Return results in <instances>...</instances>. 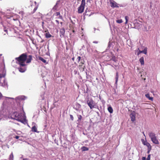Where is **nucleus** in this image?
<instances>
[{"instance_id": "1", "label": "nucleus", "mask_w": 160, "mask_h": 160, "mask_svg": "<svg viewBox=\"0 0 160 160\" xmlns=\"http://www.w3.org/2000/svg\"><path fill=\"white\" fill-rule=\"evenodd\" d=\"M15 60L18 62V64L20 67H24L26 65L25 62L27 63H30L32 60V56L31 55L27 56L26 53L21 54L18 57L16 58Z\"/></svg>"}, {"instance_id": "2", "label": "nucleus", "mask_w": 160, "mask_h": 160, "mask_svg": "<svg viewBox=\"0 0 160 160\" xmlns=\"http://www.w3.org/2000/svg\"><path fill=\"white\" fill-rule=\"evenodd\" d=\"M15 116L17 118L16 120L20 122L23 123H25L26 122V117L22 113H19L17 115L16 114Z\"/></svg>"}, {"instance_id": "3", "label": "nucleus", "mask_w": 160, "mask_h": 160, "mask_svg": "<svg viewBox=\"0 0 160 160\" xmlns=\"http://www.w3.org/2000/svg\"><path fill=\"white\" fill-rule=\"evenodd\" d=\"M87 103L90 109L96 108V104L92 98L89 99L88 98L86 100Z\"/></svg>"}, {"instance_id": "4", "label": "nucleus", "mask_w": 160, "mask_h": 160, "mask_svg": "<svg viewBox=\"0 0 160 160\" xmlns=\"http://www.w3.org/2000/svg\"><path fill=\"white\" fill-rule=\"evenodd\" d=\"M77 60L78 62H79L80 61L81 62L79 63L78 67H80L79 69L82 71H83L85 67L83 66L85 62L83 59H81V57L80 56H78L77 58Z\"/></svg>"}, {"instance_id": "5", "label": "nucleus", "mask_w": 160, "mask_h": 160, "mask_svg": "<svg viewBox=\"0 0 160 160\" xmlns=\"http://www.w3.org/2000/svg\"><path fill=\"white\" fill-rule=\"evenodd\" d=\"M85 4V0H82L80 6L78 8V13H81L83 12Z\"/></svg>"}, {"instance_id": "6", "label": "nucleus", "mask_w": 160, "mask_h": 160, "mask_svg": "<svg viewBox=\"0 0 160 160\" xmlns=\"http://www.w3.org/2000/svg\"><path fill=\"white\" fill-rule=\"evenodd\" d=\"M109 1L110 6L112 8H119L121 6L120 4H118L113 0H110Z\"/></svg>"}, {"instance_id": "7", "label": "nucleus", "mask_w": 160, "mask_h": 160, "mask_svg": "<svg viewBox=\"0 0 160 160\" xmlns=\"http://www.w3.org/2000/svg\"><path fill=\"white\" fill-rule=\"evenodd\" d=\"M138 50H139V51L137 53L138 55H139L140 53H143L145 54H146L147 53V48L146 47L145 48H144V50L142 51L139 50V48H138L137 49V51Z\"/></svg>"}, {"instance_id": "8", "label": "nucleus", "mask_w": 160, "mask_h": 160, "mask_svg": "<svg viewBox=\"0 0 160 160\" xmlns=\"http://www.w3.org/2000/svg\"><path fill=\"white\" fill-rule=\"evenodd\" d=\"M54 15L57 17L56 18H58L61 19H62V16L60 15V13L59 12H57L54 13Z\"/></svg>"}, {"instance_id": "9", "label": "nucleus", "mask_w": 160, "mask_h": 160, "mask_svg": "<svg viewBox=\"0 0 160 160\" xmlns=\"http://www.w3.org/2000/svg\"><path fill=\"white\" fill-rule=\"evenodd\" d=\"M148 135L150 138L151 139H152L153 138H155L157 136L155 134L154 132H150L149 133Z\"/></svg>"}, {"instance_id": "10", "label": "nucleus", "mask_w": 160, "mask_h": 160, "mask_svg": "<svg viewBox=\"0 0 160 160\" xmlns=\"http://www.w3.org/2000/svg\"><path fill=\"white\" fill-rule=\"evenodd\" d=\"M151 140L153 143L155 144H158L159 143V141L157 137L151 139Z\"/></svg>"}, {"instance_id": "11", "label": "nucleus", "mask_w": 160, "mask_h": 160, "mask_svg": "<svg viewBox=\"0 0 160 160\" xmlns=\"http://www.w3.org/2000/svg\"><path fill=\"white\" fill-rule=\"evenodd\" d=\"M131 121L133 122L135 120V114L134 113H132L130 114Z\"/></svg>"}, {"instance_id": "12", "label": "nucleus", "mask_w": 160, "mask_h": 160, "mask_svg": "<svg viewBox=\"0 0 160 160\" xmlns=\"http://www.w3.org/2000/svg\"><path fill=\"white\" fill-rule=\"evenodd\" d=\"M65 33V29L64 28H62L60 29V37L61 36H63Z\"/></svg>"}, {"instance_id": "13", "label": "nucleus", "mask_w": 160, "mask_h": 160, "mask_svg": "<svg viewBox=\"0 0 160 160\" xmlns=\"http://www.w3.org/2000/svg\"><path fill=\"white\" fill-rule=\"evenodd\" d=\"M143 144L144 145L146 146L148 148H151L152 147L150 144L147 141H145L143 142Z\"/></svg>"}, {"instance_id": "14", "label": "nucleus", "mask_w": 160, "mask_h": 160, "mask_svg": "<svg viewBox=\"0 0 160 160\" xmlns=\"http://www.w3.org/2000/svg\"><path fill=\"white\" fill-rule=\"evenodd\" d=\"M60 2V0H59L57 1L56 5L53 7V10H56L58 8V5L59 4Z\"/></svg>"}, {"instance_id": "15", "label": "nucleus", "mask_w": 160, "mask_h": 160, "mask_svg": "<svg viewBox=\"0 0 160 160\" xmlns=\"http://www.w3.org/2000/svg\"><path fill=\"white\" fill-rule=\"evenodd\" d=\"M146 97L148 98L149 100H150L152 101L153 100V98L152 97H150L149 94L148 93L145 95Z\"/></svg>"}, {"instance_id": "16", "label": "nucleus", "mask_w": 160, "mask_h": 160, "mask_svg": "<svg viewBox=\"0 0 160 160\" xmlns=\"http://www.w3.org/2000/svg\"><path fill=\"white\" fill-rule=\"evenodd\" d=\"M139 61L141 63V65L144 64V58L143 57H141L139 59Z\"/></svg>"}, {"instance_id": "17", "label": "nucleus", "mask_w": 160, "mask_h": 160, "mask_svg": "<svg viewBox=\"0 0 160 160\" xmlns=\"http://www.w3.org/2000/svg\"><path fill=\"white\" fill-rule=\"evenodd\" d=\"M32 131L34 132H37V129L35 126H34L32 128Z\"/></svg>"}, {"instance_id": "18", "label": "nucleus", "mask_w": 160, "mask_h": 160, "mask_svg": "<svg viewBox=\"0 0 160 160\" xmlns=\"http://www.w3.org/2000/svg\"><path fill=\"white\" fill-rule=\"evenodd\" d=\"M45 36L46 38H48L52 37V36L50 34L49 32H48L45 34Z\"/></svg>"}, {"instance_id": "19", "label": "nucleus", "mask_w": 160, "mask_h": 160, "mask_svg": "<svg viewBox=\"0 0 160 160\" xmlns=\"http://www.w3.org/2000/svg\"><path fill=\"white\" fill-rule=\"evenodd\" d=\"M111 60L115 62H116L118 61L117 58L114 55H112Z\"/></svg>"}, {"instance_id": "20", "label": "nucleus", "mask_w": 160, "mask_h": 160, "mask_svg": "<svg viewBox=\"0 0 160 160\" xmlns=\"http://www.w3.org/2000/svg\"><path fill=\"white\" fill-rule=\"evenodd\" d=\"M119 75H118V72H116V77H115V79H116V83H117V82L118 81V78Z\"/></svg>"}, {"instance_id": "21", "label": "nucleus", "mask_w": 160, "mask_h": 160, "mask_svg": "<svg viewBox=\"0 0 160 160\" xmlns=\"http://www.w3.org/2000/svg\"><path fill=\"white\" fill-rule=\"evenodd\" d=\"M38 59L41 61L42 62L44 63H46V61L44 59L42 58L41 57L39 56L38 57Z\"/></svg>"}, {"instance_id": "22", "label": "nucleus", "mask_w": 160, "mask_h": 160, "mask_svg": "<svg viewBox=\"0 0 160 160\" xmlns=\"http://www.w3.org/2000/svg\"><path fill=\"white\" fill-rule=\"evenodd\" d=\"M18 69L19 71L21 72H23L25 71V69L24 68H22L21 67L19 68H18Z\"/></svg>"}, {"instance_id": "23", "label": "nucleus", "mask_w": 160, "mask_h": 160, "mask_svg": "<svg viewBox=\"0 0 160 160\" xmlns=\"http://www.w3.org/2000/svg\"><path fill=\"white\" fill-rule=\"evenodd\" d=\"M108 109L109 112L110 113H112L113 111V109L112 108V107L111 106L109 107L108 108Z\"/></svg>"}, {"instance_id": "24", "label": "nucleus", "mask_w": 160, "mask_h": 160, "mask_svg": "<svg viewBox=\"0 0 160 160\" xmlns=\"http://www.w3.org/2000/svg\"><path fill=\"white\" fill-rule=\"evenodd\" d=\"M82 149L83 151H88V148L85 146H83L82 148Z\"/></svg>"}, {"instance_id": "25", "label": "nucleus", "mask_w": 160, "mask_h": 160, "mask_svg": "<svg viewBox=\"0 0 160 160\" xmlns=\"http://www.w3.org/2000/svg\"><path fill=\"white\" fill-rule=\"evenodd\" d=\"M128 16H126L125 17V19L126 20L125 24H127L128 23Z\"/></svg>"}, {"instance_id": "26", "label": "nucleus", "mask_w": 160, "mask_h": 160, "mask_svg": "<svg viewBox=\"0 0 160 160\" xmlns=\"http://www.w3.org/2000/svg\"><path fill=\"white\" fill-rule=\"evenodd\" d=\"M122 22H123L122 20L121 19H118V20H116V22L117 23H122Z\"/></svg>"}, {"instance_id": "27", "label": "nucleus", "mask_w": 160, "mask_h": 160, "mask_svg": "<svg viewBox=\"0 0 160 160\" xmlns=\"http://www.w3.org/2000/svg\"><path fill=\"white\" fill-rule=\"evenodd\" d=\"M78 120L81 121L82 119V116L81 115H78Z\"/></svg>"}, {"instance_id": "28", "label": "nucleus", "mask_w": 160, "mask_h": 160, "mask_svg": "<svg viewBox=\"0 0 160 160\" xmlns=\"http://www.w3.org/2000/svg\"><path fill=\"white\" fill-rule=\"evenodd\" d=\"M38 8V6H36V7L34 8V9H33V12H32V13H34V12H35V11H36V10Z\"/></svg>"}, {"instance_id": "29", "label": "nucleus", "mask_w": 160, "mask_h": 160, "mask_svg": "<svg viewBox=\"0 0 160 160\" xmlns=\"http://www.w3.org/2000/svg\"><path fill=\"white\" fill-rule=\"evenodd\" d=\"M151 155L149 154L148 155V157L146 160H150Z\"/></svg>"}, {"instance_id": "30", "label": "nucleus", "mask_w": 160, "mask_h": 160, "mask_svg": "<svg viewBox=\"0 0 160 160\" xmlns=\"http://www.w3.org/2000/svg\"><path fill=\"white\" fill-rule=\"evenodd\" d=\"M5 75L3 74L0 73V78H1L5 77Z\"/></svg>"}, {"instance_id": "31", "label": "nucleus", "mask_w": 160, "mask_h": 160, "mask_svg": "<svg viewBox=\"0 0 160 160\" xmlns=\"http://www.w3.org/2000/svg\"><path fill=\"white\" fill-rule=\"evenodd\" d=\"M70 118L71 119V120H72V121H73V119H74V118L73 117V116L72 115H70Z\"/></svg>"}, {"instance_id": "32", "label": "nucleus", "mask_w": 160, "mask_h": 160, "mask_svg": "<svg viewBox=\"0 0 160 160\" xmlns=\"http://www.w3.org/2000/svg\"><path fill=\"white\" fill-rule=\"evenodd\" d=\"M144 31H148V30H147V27L146 26H145L144 27Z\"/></svg>"}, {"instance_id": "33", "label": "nucleus", "mask_w": 160, "mask_h": 160, "mask_svg": "<svg viewBox=\"0 0 160 160\" xmlns=\"http://www.w3.org/2000/svg\"><path fill=\"white\" fill-rule=\"evenodd\" d=\"M151 148H148V151L147 152L148 153H149L150 151L151 150Z\"/></svg>"}, {"instance_id": "34", "label": "nucleus", "mask_w": 160, "mask_h": 160, "mask_svg": "<svg viewBox=\"0 0 160 160\" xmlns=\"http://www.w3.org/2000/svg\"><path fill=\"white\" fill-rule=\"evenodd\" d=\"M4 31L6 32L7 34H8V30H7L6 29V28H4Z\"/></svg>"}, {"instance_id": "35", "label": "nucleus", "mask_w": 160, "mask_h": 160, "mask_svg": "<svg viewBox=\"0 0 160 160\" xmlns=\"http://www.w3.org/2000/svg\"><path fill=\"white\" fill-rule=\"evenodd\" d=\"M146 159V158L145 157H142V160H145Z\"/></svg>"}, {"instance_id": "36", "label": "nucleus", "mask_w": 160, "mask_h": 160, "mask_svg": "<svg viewBox=\"0 0 160 160\" xmlns=\"http://www.w3.org/2000/svg\"><path fill=\"white\" fill-rule=\"evenodd\" d=\"M19 138V136H16L15 137V138L16 139H18Z\"/></svg>"}, {"instance_id": "37", "label": "nucleus", "mask_w": 160, "mask_h": 160, "mask_svg": "<svg viewBox=\"0 0 160 160\" xmlns=\"http://www.w3.org/2000/svg\"><path fill=\"white\" fill-rule=\"evenodd\" d=\"M2 97V94L0 92V99H1Z\"/></svg>"}, {"instance_id": "38", "label": "nucleus", "mask_w": 160, "mask_h": 160, "mask_svg": "<svg viewBox=\"0 0 160 160\" xmlns=\"http://www.w3.org/2000/svg\"><path fill=\"white\" fill-rule=\"evenodd\" d=\"M55 21L57 22V23L58 24H59V21L58 20H56Z\"/></svg>"}, {"instance_id": "39", "label": "nucleus", "mask_w": 160, "mask_h": 160, "mask_svg": "<svg viewBox=\"0 0 160 160\" xmlns=\"http://www.w3.org/2000/svg\"><path fill=\"white\" fill-rule=\"evenodd\" d=\"M72 60L73 61H74V57H73L72 58Z\"/></svg>"}, {"instance_id": "40", "label": "nucleus", "mask_w": 160, "mask_h": 160, "mask_svg": "<svg viewBox=\"0 0 160 160\" xmlns=\"http://www.w3.org/2000/svg\"><path fill=\"white\" fill-rule=\"evenodd\" d=\"M94 42V43H97V42L96 41H94V42Z\"/></svg>"}, {"instance_id": "41", "label": "nucleus", "mask_w": 160, "mask_h": 160, "mask_svg": "<svg viewBox=\"0 0 160 160\" xmlns=\"http://www.w3.org/2000/svg\"><path fill=\"white\" fill-rule=\"evenodd\" d=\"M75 32V31H74V30H72V32Z\"/></svg>"}, {"instance_id": "42", "label": "nucleus", "mask_w": 160, "mask_h": 160, "mask_svg": "<svg viewBox=\"0 0 160 160\" xmlns=\"http://www.w3.org/2000/svg\"><path fill=\"white\" fill-rule=\"evenodd\" d=\"M60 23L62 24V22H60Z\"/></svg>"}, {"instance_id": "43", "label": "nucleus", "mask_w": 160, "mask_h": 160, "mask_svg": "<svg viewBox=\"0 0 160 160\" xmlns=\"http://www.w3.org/2000/svg\"><path fill=\"white\" fill-rule=\"evenodd\" d=\"M2 55V54H0V57Z\"/></svg>"}, {"instance_id": "44", "label": "nucleus", "mask_w": 160, "mask_h": 160, "mask_svg": "<svg viewBox=\"0 0 160 160\" xmlns=\"http://www.w3.org/2000/svg\"><path fill=\"white\" fill-rule=\"evenodd\" d=\"M79 105L80 106H81V105L80 104H79Z\"/></svg>"}, {"instance_id": "45", "label": "nucleus", "mask_w": 160, "mask_h": 160, "mask_svg": "<svg viewBox=\"0 0 160 160\" xmlns=\"http://www.w3.org/2000/svg\"><path fill=\"white\" fill-rule=\"evenodd\" d=\"M42 24H43V23H44V22H42Z\"/></svg>"}, {"instance_id": "46", "label": "nucleus", "mask_w": 160, "mask_h": 160, "mask_svg": "<svg viewBox=\"0 0 160 160\" xmlns=\"http://www.w3.org/2000/svg\"><path fill=\"white\" fill-rule=\"evenodd\" d=\"M129 160H131V159H129Z\"/></svg>"}]
</instances>
